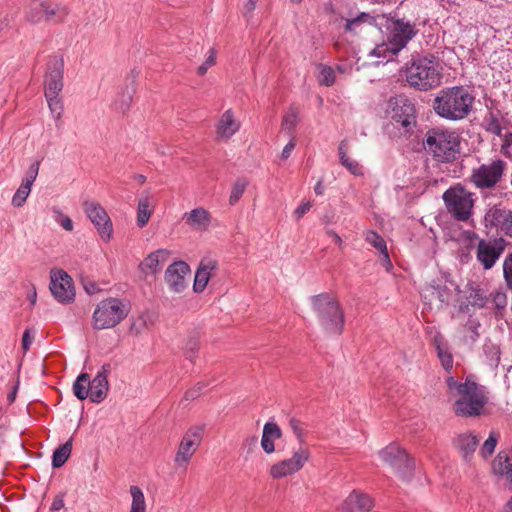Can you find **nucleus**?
Here are the masks:
<instances>
[{"label":"nucleus","instance_id":"c9c22d12","mask_svg":"<svg viewBox=\"0 0 512 512\" xmlns=\"http://www.w3.org/2000/svg\"><path fill=\"white\" fill-rule=\"evenodd\" d=\"M132 497L131 508L129 512H146V501L143 491L140 487L132 485L130 487Z\"/></svg>","mask_w":512,"mask_h":512},{"label":"nucleus","instance_id":"8fccbe9b","mask_svg":"<svg viewBox=\"0 0 512 512\" xmlns=\"http://www.w3.org/2000/svg\"><path fill=\"white\" fill-rule=\"evenodd\" d=\"M39 167H40V163L39 162L36 161V162L32 163L29 166V168H28V170L26 172V175L23 178L21 184H26V186L32 188V185H33L34 181L37 178V175H38V172H39Z\"/></svg>","mask_w":512,"mask_h":512},{"label":"nucleus","instance_id":"dca6fc26","mask_svg":"<svg viewBox=\"0 0 512 512\" xmlns=\"http://www.w3.org/2000/svg\"><path fill=\"white\" fill-rule=\"evenodd\" d=\"M242 123L236 112L229 108L220 114L215 124V135L220 141H228L241 129Z\"/></svg>","mask_w":512,"mask_h":512},{"label":"nucleus","instance_id":"338daca9","mask_svg":"<svg viewBox=\"0 0 512 512\" xmlns=\"http://www.w3.org/2000/svg\"><path fill=\"white\" fill-rule=\"evenodd\" d=\"M433 344H434L436 350L447 346L446 341L444 340L443 336L439 332L435 333V335L433 337Z\"/></svg>","mask_w":512,"mask_h":512},{"label":"nucleus","instance_id":"2f4dec72","mask_svg":"<svg viewBox=\"0 0 512 512\" xmlns=\"http://www.w3.org/2000/svg\"><path fill=\"white\" fill-rule=\"evenodd\" d=\"M299 121V110L296 107H290L283 116L281 122V133L294 137V129Z\"/></svg>","mask_w":512,"mask_h":512},{"label":"nucleus","instance_id":"6ab92c4d","mask_svg":"<svg viewBox=\"0 0 512 512\" xmlns=\"http://www.w3.org/2000/svg\"><path fill=\"white\" fill-rule=\"evenodd\" d=\"M308 457V452L305 450L295 452L291 458L274 464L271 467L270 474L273 478H282L293 474L304 466Z\"/></svg>","mask_w":512,"mask_h":512},{"label":"nucleus","instance_id":"5701e85b","mask_svg":"<svg viewBox=\"0 0 512 512\" xmlns=\"http://www.w3.org/2000/svg\"><path fill=\"white\" fill-rule=\"evenodd\" d=\"M374 507V499L367 493L353 490L342 504L346 512H369Z\"/></svg>","mask_w":512,"mask_h":512},{"label":"nucleus","instance_id":"5fc2aeb1","mask_svg":"<svg viewBox=\"0 0 512 512\" xmlns=\"http://www.w3.org/2000/svg\"><path fill=\"white\" fill-rule=\"evenodd\" d=\"M500 152L505 157L512 159V132L505 133L502 136Z\"/></svg>","mask_w":512,"mask_h":512},{"label":"nucleus","instance_id":"f03ea898","mask_svg":"<svg viewBox=\"0 0 512 512\" xmlns=\"http://www.w3.org/2000/svg\"><path fill=\"white\" fill-rule=\"evenodd\" d=\"M474 97L462 86L442 89L434 99L433 108L437 115L447 120L466 118L473 106Z\"/></svg>","mask_w":512,"mask_h":512},{"label":"nucleus","instance_id":"de8ad7c7","mask_svg":"<svg viewBox=\"0 0 512 512\" xmlns=\"http://www.w3.org/2000/svg\"><path fill=\"white\" fill-rule=\"evenodd\" d=\"M217 51L211 47L206 54L204 62L197 68V74L203 76L207 73L208 69L216 64Z\"/></svg>","mask_w":512,"mask_h":512},{"label":"nucleus","instance_id":"3c124183","mask_svg":"<svg viewBox=\"0 0 512 512\" xmlns=\"http://www.w3.org/2000/svg\"><path fill=\"white\" fill-rule=\"evenodd\" d=\"M503 276L507 287L512 290V251L504 259Z\"/></svg>","mask_w":512,"mask_h":512},{"label":"nucleus","instance_id":"1a4fd4ad","mask_svg":"<svg viewBox=\"0 0 512 512\" xmlns=\"http://www.w3.org/2000/svg\"><path fill=\"white\" fill-rule=\"evenodd\" d=\"M505 168V161L494 159L473 169L470 181L479 189H491L501 180Z\"/></svg>","mask_w":512,"mask_h":512},{"label":"nucleus","instance_id":"bf43d9fd","mask_svg":"<svg viewBox=\"0 0 512 512\" xmlns=\"http://www.w3.org/2000/svg\"><path fill=\"white\" fill-rule=\"evenodd\" d=\"M312 207L310 201L302 202L293 212V216L296 220L301 219Z\"/></svg>","mask_w":512,"mask_h":512},{"label":"nucleus","instance_id":"9b49d317","mask_svg":"<svg viewBox=\"0 0 512 512\" xmlns=\"http://www.w3.org/2000/svg\"><path fill=\"white\" fill-rule=\"evenodd\" d=\"M83 209L104 242L113 236V224L106 210L95 201H85Z\"/></svg>","mask_w":512,"mask_h":512},{"label":"nucleus","instance_id":"6e6552de","mask_svg":"<svg viewBox=\"0 0 512 512\" xmlns=\"http://www.w3.org/2000/svg\"><path fill=\"white\" fill-rule=\"evenodd\" d=\"M384 462L390 465L402 479H410L414 473V461L408 453L396 443H390L379 451Z\"/></svg>","mask_w":512,"mask_h":512},{"label":"nucleus","instance_id":"39448f33","mask_svg":"<svg viewBox=\"0 0 512 512\" xmlns=\"http://www.w3.org/2000/svg\"><path fill=\"white\" fill-rule=\"evenodd\" d=\"M313 309L325 331L331 334H340L344 325V315L339 303L328 294H319L312 297Z\"/></svg>","mask_w":512,"mask_h":512},{"label":"nucleus","instance_id":"6e6d98bb","mask_svg":"<svg viewBox=\"0 0 512 512\" xmlns=\"http://www.w3.org/2000/svg\"><path fill=\"white\" fill-rule=\"evenodd\" d=\"M206 383L205 382H198L196 385H194L192 387L191 390H189L184 399H183V403L187 402L190 400V398L192 399V401H194L195 399H197L200 395H202V393L204 392L205 388H206Z\"/></svg>","mask_w":512,"mask_h":512},{"label":"nucleus","instance_id":"7ed1b4c3","mask_svg":"<svg viewBox=\"0 0 512 512\" xmlns=\"http://www.w3.org/2000/svg\"><path fill=\"white\" fill-rule=\"evenodd\" d=\"M458 135L443 129L429 130L423 140L424 149L440 162L454 160L460 152Z\"/></svg>","mask_w":512,"mask_h":512},{"label":"nucleus","instance_id":"f704fd0d","mask_svg":"<svg viewBox=\"0 0 512 512\" xmlns=\"http://www.w3.org/2000/svg\"><path fill=\"white\" fill-rule=\"evenodd\" d=\"M399 52H394V45L389 41L388 43H382L372 49L368 56L381 58V61H377L376 64L382 63L383 61L392 60Z\"/></svg>","mask_w":512,"mask_h":512},{"label":"nucleus","instance_id":"f3484780","mask_svg":"<svg viewBox=\"0 0 512 512\" xmlns=\"http://www.w3.org/2000/svg\"><path fill=\"white\" fill-rule=\"evenodd\" d=\"M63 71V58L60 56L50 57L45 77V94H60L63 89Z\"/></svg>","mask_w":512,"mask_h":512},{"label":"nucleus","instance_id":"7c9ffc66","mask_svg":"<svg viewBox=\"0 0 512 512\" xmlns=\"http://www.w3.org/2000/svg\"><path fill=\"white\" fill-rule=\"evenodd\" d=\"M153 206V200L149 194H143V196L140 197L137 207V225L139 227H144L148 223Z\"/></svg>","mask_w":512,"mask_h":512},{"label":"nucleus","instance_id":"052dcab7","mask_svg":"<svg viewBox=\"0 0 512 512\" xmlns=\"http://www.w3.org/2000/svg\"><path fill=\"white\" fill-rule=\"evenodd\" d=\"M466 327L471 332V343H475L479 338L478 328L480 327V323L476 320H469Z\"/></svg>","mask_w":512,"mask_h":512},{"label":"nucleus","instance_id":"cd10ccee","mask_svg":"<svg viewBox=\"0 0 512 512\" xmlns=\"http://www.w3.org/2000/svg\"><path fill=\"white\" fill-rule=\"evenodd\" d=\"M454 443L459 452L461 453L462 457L465 460H469L473 456L479 444V439L475 435L464 433L460 434L454 440Z\"/></svg>","mask_w":512,"mask_h":512},{"label":"nucleus","instance_id":"a19ab883","mask_svg":"<svg viewBox=\"0 0 512 512\" xmlns=\"http://www.w3.org/2000/svg\"><path fill=\"white\" fill-rule=\"evenodd\" d=\"M511 464L510 458L504 452H499L492 461V472L496 476H504V471L507 470Z\"/></svg>","mask_w":512,"mask_h":512},{"label":"nucleus","instance_id":"b1692460","mask_svg":"<svg viewBox=\"0 0 512 512\" xmlns=\"http://www.w3.org/2000/svg\"><path fill=\"white\" fill-rule=\"evenodd\" d=\"M465 298L466 303L460 304V310L463 312H469V306L475 309L484 308L489 300L487 291L474 283L467 285Z\"/></svg>","mask_w":512,"mask_h":512},{"label":"nucleus","instance_id":"603ef678","mask_svg":"<svg viewBox=\"0 0 512 512\" xmlns=\"http://www.w3.org/2000/svg\"><path fill=\"white\" fill-rule=\"evenodd\" d=\"M436 351L444 369L447 371L451 370L453 366V357L448 350V346L439 348Z\"/></svg>","mask_w":512,"mask_h":512},{"label":"nucleus","instance_id":"680f3d73","mask_svg":"<svg viewBox=\"0 0 512 512\" xmlns=\"http://www.w3.org/2000/svg\"><path fill=\"white\" fill-rule=\"evenodd\" d=\"M295 146H296V139L295 137H291L289 142L284 146L283 150H282V153H281V160H287L293 150L295 149Z\"/></svg>","mask_w":512,"mask_h":512},{"label":"nucleus","instance_id":"e433bc0d","mask_svg":"<svg viewBox=\"0 0 512 512\" xmlns=\"http://www.w3.org/2000/svg\"><path fill=\"white\" fill-rule=\"evenodd\" d=\"M89 375L86 373L80 374L73 384V393L80 399L84 400L89 397Z\"/></svg>","mask_w":512,"mask_h":512},{"label":"nucleus","instance_id":"37998d69","mask_svg":"<svg viewBox=\"0 0 512 512\" xmlns=\"http://www.w3.org/2000/svg\"><path fill=\"white\" fill-rule=\"evenodd\" d=\"M317 79L321 85L331 86L335 82V71L328 65L319 64Z\"/></svg>","mask_w":512,"mask_h":512},{"label":"nucleus","instance_id":"4d7b16f0","mask_svg":"<svg viewBox=\"0 0 512 512\" xmlns=\"http://www.w3.org/2000/svg\"><path fill=\"white\" fill-rule=\"evenodd\" d=\"M55 221L66 231H72L74 228L71 218L61 211H55Z\"/></svg>","mask_w":512,"mask_h":512},{"label":"nucleus","instance_id":"c03bdc74","mask_svg":"<svg viewBox=\"0 0 512 512\" xmlns=\"http://www.w3.org/2000/svg\"><path fill=\"white\" fill-rule=\"evenodd\" d=\"M364 238L371 246L380 252H385L387 245L382 236L374 230H368L364 233Z\"/></svg>","mask_w":512,"mask_h":512},{"label":"nucleus","instance_id":"864d4df0","mask_svg":"<svg viewBox=\"0 0 512 512\" xmlns=\"http://www.w3.org/2000/svg\"><path fill=\"white\" fill-rule=\"evenodd\" d=\"M485 128L488 132L495 134L497 136H503L502 133V126L499 122V120L494 116L490 115L485 119Z\"/></svg>","mask_w":512,"mask_h":512},{"label":"nucleus","instance_id":"aec40b11","mask_svg":"<svg viewBox=\"0 0 512 512\" xmlns=\"http://www.w3.org/2000/svg\"><path fill=\"white\" fill-rule=\"evenodd\" d=\"M189 273L188 264L177 261L168 266L165 272V281L173 292L180 293L186 288V277Z\"/></svg>","mask_w":512,"mask_h":512},{"label":"nucleus","instance_id":"423d86ee","mask_svg":"<svg viewBox=\"0 0 512 512\" xmlns=\"http://www.w3.org/2000/svg\"><path fill=\"white\" fill-rule=\"evenodd\" d=\"M129 313V305L118 298L102 300L93 313V327L98 330L113 328Z\"/></svg>","mask_w":512,"mask_h":512},{"label":"nucleus","instance_id":"09e8293b","mask_svg":"<svg viewBox=\"0 0 512 512\" xmlns=\"http://www.w3.org/2000/svg\"><path fill=\"white\" fill-rule=\"evenodd\" d=\"M497 441H498V434H496L495 432H491L489 437L483 443V445L480 449V454L484 459H487L488 457H490L493 454L495 447L497 445Z\"/></svg>","mask_w":512,"mask_h":512},{"label":"nucleus","instance_id":"13d9d810","mask_svg":"<svg viewBox=\"0 0 512 512\" xmlns=\"http://www.w3.org/2000/svg\"><path fill=\"white\" fill-rule=\"evenodd\" d=\"M492 301L496 308L502 309L507 304V296L506 293L502 290L495 291L492 296Z\"/></svg>","mask_w":512,"mask_h":512},{"label":"nucleus","instance_id":"e2e57ef3","mask_svg":"<svg viewBox=\"0 0 512 512\" xmlns=\"http://www.w3.org/2000/svg\"><path fill=\"white\" fill-rule=\"evenodd\" d=\"M64 497H65V493H59L58 495H56L53 499L50 509L52 511L61 510L64 507Z\"/></svg>","mask_w":512,"mask_h":512},{"label":"nucleus","instance_id":"4be33fe9","mask_svg":"<svg viewBox=\"0 0 512 512\" xmlns=\"http://www.w3.org/2000/svg\"><path fill=\"white\" fill-rule=\"evenodd\" d=\"M182 219L192 231L203 233L209 229L212 216L205 208L197 207L185 212Z\"/></svg>","mask_w":512,"mask_h":512},{"label":"nucleus","instance_id":"0e129e2a","mask_svg":"<svg viewBox=\"0 0 512 512\" xmlns=\"http://www.w3.org/2000/svg\"><path fill=\"white\" fill-rule=\"evenodd\" d=\"M380 262L387 271H390L393 268L387 249L385 250V252H380Z\"/></svg>","mask_w":512,"mask_h":512},{"label":"nucleus","instance_id":"a211bd4d","mask_svg":"<svg viewBox=\"0 0 512 512\" xmlns=\"http://www.w3.org/2000/svg\"><path fill=\"white\" fill-rule=\"evenodd\" d=\"M503 251L502 242L481 239L476 248V258L485 270H489L495 265Z\"/></svg>","mask_w":512,"mask_h":512},{"label":"nucleus","instance_id":"c85d7f7f","mask_svg":"<svg viewBox=\"0 0 512 512\" xmlns=\"http://www.w3.org/2000/svg\"><path fill=\"white\" fill-rule=\"evenodd\" d=\"M281 429L275 422H268L264 425L261 439V446L266 453H272L275 450L274 441L281 437Z\"/></svg>","mask_w":512,"mask_h":512},{"label":"nucleus","instance_id":"49530a36","mask_svg":"<svg viewBox=\"0 0 512 512\" xmlns=\"http://www.w3.org/2000/svg\"><path fill=\"white\" fill-rule=\"evenodd\" d=\"M30 193L31 187L26 186V184H20L19 188L16 190L12 197V205L15 207H22Z\"/></svg>","mask_w":512,"mask_h":512},{"label":"nucleus","instance_id":"72a5a7b5","mask_svg":"<svg viewBox=\"0 0 512 512\" xmlns=\"http://www.w3.org/2000/svg\"><path fill=\"white\" fill-rule=\"evenodd\" d=\"M72 452V438L60 445L52 455V467L60 468L69 459Z\"/></svg>","mask_w":512,"mask_h":512},{"label":"nucleus","instance_id":"774afa93","mask_svg":"<svg viewBox=\"0 0 512 512\" xmlns=\"http://www.w3.org/2000/svg\"><path fill=\"white\" fill-rule=\"evenodd\" d=\"M32 344V337L30 336L29 330H25L22 336V346L25 351L29 350Z\"/></svg>","mask_w":512,"mask_h":512},{"label":"nucleus","instance_id":"ddd939ff","mask_svg":"<svg viewBox=\"0 0 512 512\" xmlns=\"http://www.w3.org/2000/svg\"><path fill=\"white\" fill-rule=\"evenodd\" d=\"M49 288L54 298L60 303H70L74 300L72 278L64 270L51 271Z\"/></svg>","mask_w":512,"mask_h":512},{"label":"nucleus","instance_id":"4468645a","mask_svg":"<svg viewBox=\"0 0 512 512\" xmlns=\"http://www.w3.org/2000/svg\"><path fill=\"white\" fill-rule=\"evenodd\" d=\"M389 40L394 45V52H400L416 35L415 25L405 19H393L389 24Z\"/></svg>","mask_w":512,"mask_h":512},{"label":"nucleus","instance_id":"69168bd1","mask_svg":"<svg viewBox=\"0 0 512 512\" xmlns=\"http://www.w3.org/2000/svg\"><path fill=\"white\" fill-rule=\"evenodd\" d=\"M27 299L30 302L31 305H35L37 300V291L33 284L29 285L27 288Z\"/></svg>","mask_w":512,"mask_h":512},{"label":"nucleus","instance_id":"f8f14e48","mask_svg":"<svg viewBox=\"0 0 512 512\" xmlns=\"http://www.w3.org/2000/svg\"><path fill=\"white\" fill-rule=\"evenodd\" d=\"M204 425H196L184 435L175 456V463L179 467H186L201 444Z\"/></svg>","mask_w":512,"mask_h":512},{"label":"nucleus","instance_id":"0eeeda50","mask_svg":"<svg viewBox=\"0 0 512 512\" xmlns=\"http://www.w3.org/2000/svg\"><path fill=\"white\" fill-rule=\"evenodd\" d=\"M442 198L447 211L457 221L466 222L471 218L475 202L474 193L461 185H456L447 189Z\"/></svg>","mask_w":512,"mask_h":512},{"label":"nucleus","instance_id":"c756f323","mask_svg":"<svg viewBox=\"0 0 512 512\" xmlns=\"http://www.w3.org/2000/svg\"><path fill=\"white\" fill-rule=\"evenodd\" d=\"M348 152V143L346 140L340 142L338 146V155L340 163L353 175L362 176L364 174L363 167L359 164L358 161L350 158L347 155Z\"/></svg>","mask_w":512,"mask_h":512},{"label":"nucleus","instance_id":"9d476101","mask_svg":"<svg viewBox=\"0 0 512 512\" xmlns=\"http://www.w3.org/2000/svg\"><path fill=\"white\" fill-rule=\"evenodd\" d=\"M389 106L392 124L402 129L401 133L410 132L416 124L414 105L404 97H397L390 99Z\"/></svg>","mask_w":512,"mask_h":512},{"label":"nucleus","instance_id":"412c9836","mask_svg":"<svg viewBox=\"0 0 512 512\" xmlns=\"http://www.w3.org/2000/svg\"><path fill=\"white\" fill-rule=\"evenodd\" d=\"M218 267L216 259L211 257L203 258L195 273L193 290L196 293H201L207 287L210 278L214 275Z\"/></svg>","mask_w":512,"mask_h":512},{"label":"nucleus","instance_id":"bb28decb","mask_svg":"<svg viewBox=\"0 0 512 512\" xmlns=\"http://www.w3.org/2000/svg\"><path fill=\"white\" fill-rule=\"evenodd\" d=\"M452 297L451 290L445 284L433 283L424 288L422 298L425 302H431L433 298L438 299L440 305L448 304Z\"/></svg>","mask_w":512,"mask_h":512},{"label":"nucleus","instance_id":"a18cd8bd","mask_svg":"<svg viewBox=\"0 0 512 512\" xmlns=\"http://www.w3.org/2000/svg\"><path fill=\"white\" fill-rule=\"evenodd\" d=\"M247 186H248V181L244 178L238 179L234 183V185L231 189L230 197H229V203L231 205L236 204L240 200V198L244 194Z\"/></svg>","mask_w":512,"mask_h":512},{"label":"nucleus","instance_id":"2eb2a0df","mask_svg":"<svg viewBox=\"0 0 512 512\" xmlns=\"http://www.w3.org/2000/svg\"><path fill=\"white\" fill-rule=\"evenodd\" d=\"M484 225L487 229L495 228L512 238V210L492 207L485 213Z\"/></svg>","mask_w":512,"mask_h":512},{"label":"nucleus","instance_id":"58836bf2","mask_svg":"<svg viewBox=\"0 0 512 512\" xmlns=\"http://www.w3.org/2000/svg\"><path fill=\"white\" fill-rule=\"evenodd\" d=\"M25 18L31 23H38L44 20L43 4L41 1H32L26 8Z\"/></svg>","mask_w":512,"mask_h":512},{"label":"nucleus","instance_id":"20e7f679","mask_svg":"<svg viewBox=\"0 0 512 512\" xmlns=\"http://www.w3.org/2000/svg\"><path fill=\"white\" fill-rule=\"evenodd\" d=\"M406 80L410 86L427 91L441 83V71L433 58L422 57L412 61L406 71Z\"/></svg>","mask_w":512,"mask_h":512},{"label":"nucleus","instance_id":"a878e982","mask_svg":"<svg viewBox=\"0 0 512 512\" xmlns=\"http://www.w3.org/2000/svg\"><path fill=\"white\" fill-rule=\"evenodd\" d=\"M89 398L94 403L101 402L108 392V380L105 371H99L93 380L89 379Z\"/></svg>","mask_w":512,"mask_h":512},{"label":"nucleus","instance_id":"393cba45","mask_svg":"<svg viewBox=\"0 0 512 512\" xmlns=\"http://www.w3.org/2000/svg\"><path fill=\"white\" fill-rule=\"evenodd\" d=\"M170 254L171 252L167 249L153 251L139 264V269L145 275L157 274L168 261Z\"/></svg>","mask_w":512,"mask_h":512},{"label":"nucleus","instance_id":"4c0bfd02","mask_svg":"<svg viewBox=\"0 0 512 512\" xmlns=\"http://www.w3.org/2000/svg\"><path fill=\"white\" fill-rule=\"evenodd\" d=\"M376 21L372 15L362 12L354 18L346 19L345 29L347 31L356 32L362 24H374Z\"/></svg>","mask_w":512,"mask_h":512},{"label":"nucleus","instance_id":"ea45409f","mask_svg":"<svg viewBox=\"0 0 512 512\" xmlns=\"http://www.w3.org/2000/svg\"><path fill=\"white\" fill-rule=\"evenodd\" d=\"M45 98H46L51 116L53 117V119L59 120L62 117L63 111H64L63 102H62V99L60 98L59 94H52V95L45 94Z\"/></svg>","mask_w":512,"mask_h":512},{"label":"nucleus","instance_id":"473e14b6","mask_svg":"<svg viewBox=\"0 0 512 512\" xmlns=\"http://www.w3.org/2000/svg\"><path fill=\"white\" fill-rule=\"evenodd\" d=\"M133 99V89L126 86L121 88V90L117 93L113 101V108L118 111L124 113L127 111L132 103Z\"/></svg>","mask_w":512,"mask_h":512},{"label":"nucleus","instance_id":"f257e3e1","mask_svg":"<svg viewBox=\"0 0 512 512\" xmlns=\"http://www.w3.org/2000/svg\"><path fill=\"white\" fill-rule=\"evenodd\" d=\"M446 383L448 389L459 396L454 404L457 413L465 416H480L485 411L490 393L485 386L476 383L472 376H467L465 382H459L454 377H449Z\"/></svg>","mask_w":512,"mask_h":512},{"label":"nucleus","instance_id":"79ce46f5","mask_svg":"<svg viewBox=\"0 0 512 512\" xmlns=\"http://www.w3.org/2000/svg\"><path fill=\"white\" fill-rule=\"evenodd\" d=\"M41 2L43 4L44 20L49 21L54 16H59V21H61L68 13L65 7H60L58 5H52L45 1H41Z\"/></svg>","mask_w":512,"mask_h":512}]
</instances>
